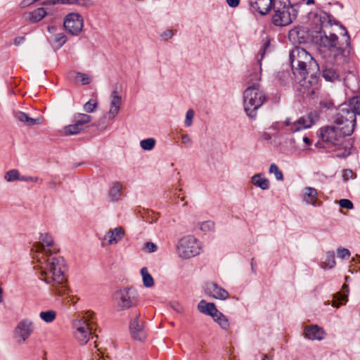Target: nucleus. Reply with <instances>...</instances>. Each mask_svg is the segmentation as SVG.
Here are the masks:
<instances>
[{
    "label": "nucleus",
    "mask_w": 360,
    "mask_h": 360,
    "mask_svg": "<svg viewBox=\"0 0 360 360\" xmlns=\"http://www.w3.org/2000/svg\"><path fill=\"white\" fill-rule=\"evenodd\" d=\"M32 251L37 253L34 257L38 265L34 268L41 270V279L54 286L55 292L61 295L66 291L65 264L63 257L56 255L58 249L51 235L41 233L39 241L32 247Z\"/></svg>",
    "instance_id": "nucleus-1"
},
{
    "label": "nucleus",
    "mask_w": 360,
    "mask_h": 360,
    "mask_svg": "<svg viewBox=\"0 0 360 360\" xmlns=\"http://www.w3.org/2000/svg\"><path fill=\"white\" fill-rule=\"evenodd\" d=\"M320 137L323 142L328 146L335 147L337 150L342 151L338 156L347 157L350 154L352 148V142L350 139H347L348 135L342 134L339 127L334 123V125H328L320 129Z\"/></svg>",
    "instance_id": "nucleus-2"
},
{
    "label": "nucleus",
    "mask_w": 360,
    "mask_h": 360,
    "mask_svg": "<svg viewBox=\"0 0 360 360\" xmlns=\"http://www.w3.org/2000/svg\"><path fill=\"white\" fill-rule=\"evenodd\" d=\"M340 28V39L333 33H324L320 37V46L326 48L335 59L343 58L345 53H349L351 44L348 32L342 25Z\"/></svg>",
    "instance_id": "nucleus-3"
},
{
    "label": "nucleus",
    "mask_w": 360,
    "mask_h": 360,
    "mask_svg": "<svg viewBox=\"0 0 360 360\" xmlns=\"http://www.w3.org/2000/svg\"><path fill=\"white\" fill-rule=\"evenodd\" d=\"M292 70L294 75L298 79H305L308 70L317 64L311 56L301 47L294 48L290 54Z\"/></svg>",
    "instance_id": "nucleus-4"
},
{
    "label": "nucleus",
    "mask_w": 360,
    "mask_h": 360,
    "mask_svg": "<svg viewBox=\"0 0 360 360\" xmlns=\"http://www.w3.org/2000/svg\"><path fill=\"white\" fill-rule=\"evenodd\" d=\"M266 100V95L259 85L254 84L248 87L243 94L244 109L247 115L250 117H255L257 110Z\"/></svg>",
    "instance_id": "nucleus-5"
},
{
    "label": "nucleus",
    "mask_w": 360,
    "mask_h": 360,
    "mask_svg": "<svg viewBox=\"0 0 360 360\" xmlns=\"http://www.w3.org/2000/svg\"><path fill=\"white\" fill-rule=\"evenodd\" d=\"M92 316V312L86 311L84 314L75 315L72 321L73 337L80 345H86L91 336L88 321Z\"/></svg>",
    "instance_id": "nucleus-6"
},
{
    "label": "nucleus",
    "mask_w": 360,
    "mask_h": 360,
    "mask_svg": "<svg viewBox=\"0 0 360 360\" xmlns=\"http://www.w3.org/2000/svg\"><path fill=\"white\" fill-rule=\"evenodd\" d=\"M113 303L118 311L129 310L138 305L139 294L132 287H125L115 292Z\"/></svg>",
    "instance_id": "nucleus-7"
},
{
    "label": "nucleus",
    "mask_w": 360,
    "mask_h": 360,
    "mask_svg": "<svg viewBox=\"0 0 360 360\" xmlns=\"http://www.w3.org/2000/svg\"><path fill=\"white\" fill-rule=\"evenodd\" d=\"M297 16V12L289 0H277L274 6L272 22L276 26L290 25Z\"/></svg>",
    "instance_id": "nucleus-8"
},
{
    "label": "nucleus",
    "mask_w": 360,
    "mask_h": 360,
    "mask_svg": "<svg viewBox=\"0 0 360 360\" xmlns=\"http://www.w3.org/2000/svg\"><path fill=\"white\" fill-rule=\"evenodd\" d=\"M176 253L182 259H189L202 252L200 242L193 236L187 235L181 238L176 245Z\"/></svg>",
    "instance_id": "nucleus-9"
},
{
    "label": "nucleus",
    "mask_w": 360,
    "mask_h": 360,
    "mask_svg": "<svg viewBox=\"0 0 360 360\" xmlns=\"http://www.w3.org/2000/svg\"><path fill=\"white\" fill-rule=\"evenodd\" d=\"M356 115L351 109L343 107L340 110L334 122L343 134L350 136L354 130Z\"/></svg>",
    "instance_id": "nucleus-10"
},
{
    "label": "nucleus",
    "mask_w": 360,
    "mask_h": 360,
    "mask_svg": "<svg viewBox=\"0 0 360 360\" xmlns=\"http://www.w3.org/2000/svg\"><path fill=\"white\" fill-rule=\"evenodd\" d=\"M84 22V18L79 13L72 12L64 17L63 27L70 35L79 36L82 32Z\"/></svg>",
    "instance_id": "nucleus-11"
},
{
    "label": "nucleus",
    "mask_w": 360,
    "mask_h": 360,
    "mask_svg": "<svg viewBox=\"0 0 360 360\" xmlns=\"http://www.w3.org/2000/svg\"><path fill=\"white\" fill-rule=\"evenodd\" d=\"M34 330V323L30 319L20 321L14 329V335L17 342L24 343Z\"/></svg>",
    "instance_id": "nucleus-12"
},
{
    "label": "nucleus",
    "mask_w": 360,
    "mask_h": 360,
    "mask_svg": "<svg viewBox=\"0 0 360 360\" xmlns=\"http://www.w3.org/2000/svg\"><path fill=\"white\" fill-rule=\"evenodd\" d=\"M122 105V96L117 91H113L110 96V103L107 117L109 120L114 119L119 113Z\"/></svg>",
    "instance_id": "nucleus-13"
},
{
    "label": "nucleus",
    "mask_w": 360,
    "mask_h": 360,
    "mask_svg": "<svg viewBox=\"0 0 360 360\" xmlns=\"http://www.w3.org/2000/svg\"><path fill=\"white\" fill-rule=\"evenodd\" d=\"M140 314H137L135 317L131 319L129 324L130 333L134 340L138 341H143L146 338V334L143 330V323L139 321Z\"/></svg>",
    "instance_id": "nucleus-14"
},
{
    "label": "nucleus",
    "mask_w": 360,
    "mask_h": 360,
    "mask_svg": "<svg viewBox=\"0 0 360 360\" xmlns=\"http://www.w3.org/2000/svg\"><path fill=\"white\" fill-rule=\"evenodd\" d=\"M316 119L317 115L315 112H311L307 115L302 116L294 122L291 130L292 131H297L309 128L314 124Z\"/></svg>",
    "instance_id": "nucleus-15"
},
{
    "label": "nucleus",
    "mask_w": 360,
    "mask_h": 360,
    "mask_svg": "<svg viewBox=\"0 0 360 360\" xmlns=\"http://www.w3.org/2000/svg\"><path fill=\"white\" fill-rule=\"evenodd\" d=\"M205 290L208 295L215 299L225 300L229 296V293L226 290L212 283H207Z\"/></svg>",
    "instance_id": "nucleus-16"
},
{
    "label": "nucleus",
    "mask_w": 360,
    "mask_h": 360,
    "mask_svg": "<svg viewBox=\"0 0 360 360\" xmlns=\"http://www.w3.org/2000/svg\"><path fill=\"white\" fill-rule=\"evenodd\" d=\"M14 117L16 121L23 124L27 127H32L34 125L39 124L42 122L41 117L32 118L30 115L22 111H15L13 112Z\"/></svg>",
    "instance_id": "nucleus-17"
},
{
    "label": "nucleus",
    "mask_w": 360,
    "mask_h": 360,
    "mask_svg": "<svg viewBox=\"0 0 360 360\" xmlns=\"http://www.w3.org/2000/svg\"><path fill=\"white\" fill-rule=\"evenodd\" d=\"M124 234V229L122 227L118 226L112 230L109 231L105 234L104 239L108 241V245H115L122 240Z\"/></svg>",
    "instance_id": "nucleus-18"
},
{
    "label": "nucleus",
    "mask_w": 360,
    "mask_h": 360,
    "mask_svg": "<svg viewBox=\"0 0 360 360\" xmlns=\"http://www.w3.org/2000/svg\"><path fill=\"white\" fill-rule=\"evenodd\" d=\"M273 0H250L251 6L259 13H267L272 7Z\"/></svg>",
    "instance_id": "nucleus-19"
},
{
    "label": "nucleus",
    "mask_w": 360,
    "mask_h": 360,
    "mask_svg": "<svg viewBox=\"0 0 360 360\" xmlns=\"http://www.w3.org/2000/svg\"><path fill=\"white\" fill-rule=\"evenodd\" d=\"M305 337L311 340H321L324 338V331L318 326H312L304 330Z\"/></svg>",
    "instance_id": "nucleus-20"
},
{
    "label": "nucleus",
    "mask_w": 360,
    "mask_h": 360,
    "mask_svg": "<svg viewBox=\"0 0 360 360\" xmlns=\"http://www.w3.org/2000/svg\"><path fill=\"white\" fill-rule=\"evenodd\" d=\"M198 309L202 314L210 316L212 317L217 313L218 309L215 304L212 302H207L205 300H201L198 304Z\"/></svg>",
    "instance_id": "nucleus-21"
},
{
    "label": "nucleus",
    "mask_w": 360,
    "mask_h": 360,
    "mask_svg": "<svg viewBox=\"0 0 360 360\" xmlns=\"http://www.w3.org/2000/svg\"><path fill=\"white\" fill-rule=\"evenodd\" d=\"M46 15V10L44 8H39L32 12L29 13L27 15L26 18L29 22L35 23L41 20Z\"/></svg>",
    "instance_id": "nucleus-22"
},
{
    "label": "nucleus",
    "mask_w": 360,
    "mask_h": 360,
    "mask_svg": "<svg viewBox=\"0 0 360 360\" xmlns=\"http://www.w3.org/2000/svg\"><path fill=\"white\" fill-rule=\"evenodd\" d=\"M67 41V37L63 32L56 33L49 39L50 43L56 49L61 48Z\"/></svg>",
    "instance_id": "nucleus-23"
},
{
    "label": "nucleus",
    "mask_w": 360,
    "mask_h": 360,
    "mask_svg": "<svg viewBox=\"0 0 360 360\" xmlns=\"http://www.w3.org/2000/svg\"><path fill=\"white\" fill-rule=\"evenodd\" d=\"M84 129V127L76 121L75 123L72 124L68 125L63 129V133L65 135H74L79 134Z\"/></svg>",
    "instance_id": "nucleus-24"
},
{
    "label": "nucleus",
    "mask_w": 360,
    "mask_h": 360,
    "mask_svg": "<svg viewBox=\"0 0 360 360\" xmlns=\"http://www.w3.org/2000/svg\"><path fill=\"white\" fill-rule=\"evenodd\" d=\"M212 318L220 326L222 329L226 330L229 328V322L228 319L219 310L216 314H214Z\"/></svg>",
    "instance_id": "nucleus-25"
},
{
    "label": "nucleus",
    "mask_w": 360,
    "mask_h": 360,
    "mask_svg": "<svg viewBox=\"0 0 360 360\" xmlns=\"http://www.w3.org/2000/svg\"><path fill=\"white\" fill-rule=\"evenodd\" d=\"M141 274L142 276L143 283L146 288H150L154 285V279L148 272L146 267H143L141 269Z\"/></svg>",
    "instance_id": "nucleus-26"
},
{
    "label": "nucleus",
    "mask_w": 360,
    "mask_h": 360,
    "mask_svg": "<svg viewBox=\"0 0 360 360\" xmlns=\"http://www.w3.org/2000/svg\"><path fill=\"white\" fill-rule=\"evenodd\" d=\"M323 77L328 82H334L339 79V75L333 68H326L322 72Z\"/></svg>",
    "instance_id": "nucleus-27"
},
{
    "label": "nucleus",
    "mask_w": 360,
    "mask_h": 360,
    "mask_svg": "<svg viewBox=\"0 0 360 360\" xmlns=\"http://www.w3.org/2000/svg\"><path fill=\"white\" fill-rule=\"evenodd\" d=\"M92 77L89 74L83 72H75V82L82 85L89 84L92 82Z\"/></svg>",
    "instance_id": "nucleus-28"
},
{
    "label": "nucleus",
    "mask_w": 360,
    "mask_h": 360,
    "mask_svg": "<svg viewBox=\"0 0 360 360\" xmlns=\"http://www.w3.org/2000/svg\"><path fill=\"white\" fill-rule=\"evenodd\" d=\"M5 180H28L25 176H21L20 172L13 169L7 172L4 175Z\"/></svg>",
    "instance_id": "nucleus-29"
},
{
    "label": "nucleus",
    "mask_w": 360,
    "mask_h": 360,
    "mask_svg": "<svg viewBox=\"0 0 360 360\" xmlns=\"http://www.w3.org/2000/svg\"><path fill=\"white\" fill-rule=\"evenodd\" d=\"M39 317L46 323L53 321L56 317V312L54 310H48L39 313Z\"/></svg>",
    "instance_id": "nucleus-30"
},
{
    "label": "nucleus",
    "mask_w": 360,
    "mask_h": 360,
    "mask_svg": "<svg viewBox=\"0 0 360 360\" xmlns=\"http://www.w3.org/2000/svg\"><path fill=\"white\" fill-rule=\"evenodd\" d=\"M349 109H351V110L354 112H355L356 115L360 114V96L354 97L352 98L349 103V105L347 106Z\"/></svg>",
    "instance_id": "nucleus-31"
},
{
    "label": "nucleus",
    "mask_w": 360,
    "mask_h": 360,
    "mask_svg": "<svg viewBox=\"0 0 360 360\" xmlns=\"http://www.w3.org/2000/svg\"><path fill=\"white\" fill-rule=\"evenodd\" d=\"M155 143L156 141L155 139L148 138L141 141L140 146L144 150H150L154 148Z\"/></svg>",
    "instance_id": "nucleus-32"
},
{
    "label": "nucleus",
    "mask_w": 360,
    "mask_h": 360,
    "mask_svg": "<svg viewBox=\"0 0 360 360\" xmlns=\"http://www.w3.org/2000/svg\"><path fill=\"white\" fill-rule=\"evenodd\" d=\"M335 299L333 300L332 305L335 307H339L340 305L342 304L343 302H345L347 299V294L338 292L335 295Z\"/></svg>",
    "instance_id": "nucleus-33"
},
{
    "label": "nucleus",
    "mask_w": 360,
    "mask_h": 360,
    "mask_svg": "<svg viewBox=\"0 0 360 360\" xmlns=\"http://www.w3.org/2000/svg\"><path fill=\"white\" fill-rule=\"evenodd\" d=\"M122 190V186L119 182H116L114 184V186L111 188L110 191V196L112 200H116L120 193Z\"/></svg>",
    "instance_id": "nucleus-34"
},
{
    "label": "nucleus",
    "mask_w": 360,
    "mask_h": 360,
    "mask_svg": "<svg viewBox=\"0 0 360 360\" xmlns=\"http://www.w3.org/2000/svg\"><path fill=\"white\" fill-rule=\"evenodd\" d=\"M305 194L309 198L307 202L311 204H314L316 200L317 192L316 189L309 187L305 188Z\"/></svg>",
    "instance_id": "nucleus-35"
},
{
    "label": "nucleus",
    "mask_w": 360,
    "mask_h": 360,
    "mask_svg": "<svg viewBox=\"0 0 360 360\" xmlns=\"http://www.w3.org/2000/svg\"><path fill=\"white\" fill-rule=\"evenodd\" d=\"M98 107V102L96 101L89 100L84 105V110L85 112L91 113Z\"/></svg>",
    "instance_id": "nucleus-36"
},
{
    "label": "nucleus",
    "mask_w": 360,
    "mask_h": 360,
    "mask_svg": "<svg viewBox=\"0 0 360 360\" xmlns=\"http://www.w3.org/2000/svg\"><path fill=\"white\" fill-rule=\"evenodd\" d=\"M76 118H77L76 121L78 122V123H79L83 127H84V124H88L91 120V116L86 115V114H82V113L78 114L76 116Z\"/></svg>",
    "instance_id": "nucleus-37"
},
{
    "label": "nucleus",
    "mask_w": 360,
    "mask_h": 360,
    "mask_svg": "<svg viewBox=\"0 0 360 360\" xmlns=\"http://www.w3.org/2000/svg\"><path fill=\"white\" fill-rule=\"evenodd\" d=\"M269 172L274 174L276 180H282L283 176L281 171L279 169L278 166L275 164H271L269 167Z\"/></svg>",
    "instance_id": "nucleus-38"
},
{
    "label": "nucleus",
    "mask_w": 360,
    "mask_h": 360,
    "mask_svg": "<svg viewBox=\"0 0 360 360\" xmlns=\"http://www.w3.org/2000/svg\"><path fill=\"white\" fill-rule=\"evenodd\" d=\"M325 266L329 269L334 267L335 265V255L334 252H329L327 255V257L324 262Z\"/></svg>",
    "instance_id": "nucleus-39"
},
{
    "label": "nucleus",
    "mask_w": 360,
    "mask_h": 360,
    "mask_svg": "<svg viewBox=\"0 0 360 360\" xmlns=\"http://www.w3.org/2000/svg\"><path fill=\"white\" fill-rule=\"evenodd\" d=\"M72 4H75L84 8H89L94 5V2L91 0H72Z\"/></svg>",
    "instance_id": "nucleus-40"
},
{
    "label": "nucleus",
    "mask_w": 360,
    "mask_h": 360,
    "mask_svg": "<svg viewBox=\"0 0 360 360\" xmlns=\"http://www.w3.org/2000/svg\"><path fill=\"white\" fill-rule=\"evenodd\" d=\"M342 177L343 180H349L350 179H354L356 177V174L349 169H343L342 172Z\"/></svg>",
    "instance_id": "nucleus-41"
},
{
    "label": "nucleus",
    "mask_w": 360,
    "mask_h": 360,
    "mask_svg": "<svg viewBox=\"0 0 360 360\" xmlns=\"http://www.w3.org/2000/svg\"><path fill=\"white\" fill-rule=\"evenodd\" d=\"M194 117V111L192 109H189L186 114L185 124L187 127H190L192 124L193 119Z\"/></svg>",
    "instance_id": "nucleus-42"
},
{
    "label": "nucleus",
    "mask_w": 360,
    "mask_h": 360,
    "mask_svg": "<svg viewBox=\"0 0 360 360\" xmlns=\"http://www.w3.org/2000/svg\"><path fill=\"white\" fill-rule=\"evenodd\" d=\"M214 224L212 221H207L202 222L200 224V229L202 231L206 232V231H212L214 229Z\"/></svg>",
    "instance_id": "nucleus-43"
},
{
    "label": "nucleus",
    "mask_w": 360,
    "mask_h": 360,
    "mask_svg": "<svg viewBox=\"0 0 360 360\" xmlns=\"http://www.w3.org/2000/svg\"><path fill=\"white\" fill-rule=\"evenodd\" d=\"M337 252L338 257L341 259L349 258L350 256V252L346 248H338Z\"/></svg>",
    "instance_id": "nucleus-44"
},
{
    "label": "nucleus",
    "mask_w": 360,
    "mask_h": 360,
    "mask_svg": "<svg viewBox=\"0 0 360 360\" xmlns=\"http://www.w3.org/2000/svg\"><path fill=\"white\" fill-rule=\"evenodd\" d=\"M339 205L341 207L352 210L353 208V203L347 199H342L339 201Z\"/></svg>",
    "instance_id": "nucleus-45"
},
{
    "label": "nucleus",
    "mask_w": 360,
    "mask_h": 360,
    "mask_svg": "<svg viewBox=\"0 0 360 360\" xmlns=\"http://www.w3.org/2000/svg\"><path fill=\"white\" fill-rule=\"evenodd\" d=\"M145 248L148 252H154L157 250V245L152 242H147L145 243Z\"/></svg>",
    "instance_id": "nucleus-46"
},
{
    "label": "nucleus",
    "mask_w": 360,
    "mask_h": 360,
    "mask_svg": "<svg viewBox=\"0 0 360 360\" xmlns=\"http://www.w3.org/2000/svg\"><path fill=\"white\" fill-rule=\"evenodd\" d=\"M254 185L262 190L267 189L269 186V181H253Z\"/></svg>",
    "instance_id": "nucleus-47"
},
{
    "label": "nucleus",
    "mask_w": 360,
    "mask_h": 360,
    "mask_svg": "<svg viewBox=\"0 0 360 360\" xmlns=\"http://www.w3.org/2000/svg\"><path fill=\"white\" fill-rule=\"evenodd\" d=\"M25 41V38L23 37H17L14 39V44L16 46L22 45Z\"/></svg>",
    "instance_id": "nucleus-48"
},
{
    "label": "nucleus",
    "mask_w": 360,
    "mask_h": 360,
    "mask_svg": "<svg viewBox=\"0 0 360 360\" xmlns=\"http://www.w3.org/2000/svg\"><path fill=\"white\" fill-rule=\"evenodd\" d=\"M181 141L184 144L188 145L191 142V139L188 134H184L181 136Z\"/></svg>",
    "instance_id": "nucleus-49"
},
{
    "label": "nucleus",
    "mask_w": 360,
    "mask_h": 360,
    "mask_svg": "<svg viewBox=\"0 0 360 360\" xmlns=\"http://www.w3.org/2000/svg\"><path fill=\"white\" fill-rule=\"evenodd\" d=\"M227 4L232 8H235L238 6L240 0H226Z\"/></svg>",
    "instance_id": "nucleus-50"
},
{
    "label": "nucleus",
    "mask_w": 360,
    "mask_h": 360,
    "mask_svg": "<svg viewBox=\"0 0 360 360\" xmlns=\"http://www.w3.org/2000/svg\"><path fill=\"white\" fill-rule=\"evenodd\" d=\"M37 0H23L20 5H21V7H27V6H29L30 5L32 4L34 1H36Z\"/></svg>",
    "instance_id": "nucleus-51"
},
{
    "label": "nucleus",
    "mask_w": 360,
    "mask_h": 360,
    "mask_svg": "<svg viewBox=\"0 0 360 360\" xmlns=\"http://www.w3.org/2000/svg\"><path fill=\"white\" fill-rule=\"evenodd\" d=\"M252 180L255 181V180H266V179H264V176L262 173H259V174H255L252 176Z\"/></svg>",
    "instance_id": "nucleus-52"
},
{
    "label": "nucleus",
    "mask_w": 360,
    "mask_h": 360,
    "mask_svg": "<svg viewBox=\"0 0 360 360\" xmlns=\"http://www.w3.org/2000/svg\"><path fill=\"white\" fill-rule=\"evenodd\" d=\"M49 33L55 34L57 31V27L55 25H49L47 28Z\"/></svg>",
    "instance_id": "nucleus-53"
},
{
    "label": "nucleus",
    "mask_w": 360,
    "mask_h": 360,
    "mask_svg": "<svg viewBox=\"0 0 360 360\" xmlns=\"http://www.w3.org/2000/svg\"><path fill=\"white\" fill-rule=\"evenodd\" d=\"M72 4V0H57L53 4Z\"/></svg>",
    "instance_id": "nucleus-54"
},
{
    "label": "nucleus",
    "mask_w": 360,
    "mask_h": 360,
    "mask_svg": "<svg viewBox=\"0 0 360 360\" xmlns=\"http://www.w3.org/2000/svg\"><path fill=\"white\" fill-rule=\"evenodd\" d=\"M303 141L307 144V145H310L311 143V141H310V139L307 137V136H304L303 138Z\"/></svg>",
    "instance_id": "nucleus-55"
},
{
    "label": "nucleus",
    "mask_w": 360,
    "mask_h": 360,
    "mask_svg": "<svg viewBox=\"0 0 360 360\" xmlns=\"http://www.w3.org/2000/svg\"><path fill=\"white\" fill-rule=\"evenodd\" d=\"M314 20H316V23L320 22L321 24V18L318 15H314Z\"/></svg>",
    "instance_id": "nucleus-56"
},
{
    "label": "nucleus",
    "mask_w": 360,
    "mask_h": 360,
    "mask_svg": "<svg viewBox=\"0 0 360 360\" xmlns=\"http://www.w3.org/2000/svg\"><path fill=\"white\" fill-rule=\"evenodd\" d=\"M314 0H307V2H306V4L307 5L311 4H314Z\"/></svg>",
    "instance_id": "nucleus-57"
},
{
    "label": "nucleus",
    "mask_w": 360,
    "mask_h": 360,
    "mask_svg": "<svg viewBox=\"0 0 360 360\" xmlns=\"http://www.w3.org/2000/svg\"><path fill=\"white\" fill-rule=\"evenodd\" d=\"M342 289H343L344 290H346V291L347 292V291H348V286H347L346 284H344V285H342Z\"/></svg>",
    "instance_id": "nucleus-58"
},
{
    "label": "nucleus",
    "mask_w": 360,
    "mask_h": 360,
    "mask_svg": "<svg viewBox=\"0 0 360 360\" xmlns=\"http://www.w3.org/2000/svg\"><path fill=\"white\" fill-rule=\"evenodd\" d=\"M262 360H271L267 355L263 356Z\"/></svg>",
    "instance_id": "nucleus-59"
},
{
    "label": "nucleus",
    "mask_w": 360,
    "mask_h": 360,
    "mask_svg": "<svg viewBox=\"0 0 360 360\" xmlns=\"http://www.w3.org/2000/svg\"><path fill=\"white\" fill-rule=\"evenodd\" d=\"M295 33V31L292 30L290 32V35L292 36V34H294Z\"/></svg>",
    "instance_id": "nucleus-60"
},
{
    "label": "nucleus",
    "mask_w": 360,
    "mask_h": 360,
    "mask_svg": "<svg viewBox=\"0 0 360 360\" xmlns=\"http://www.w3.org/2000/svg\"><path fill=\"white\" fill-rule=\"evenodd\" d=\"M286 124H287V125H289V124H290L289 120H286Z\"/></svg>",
    "instance_id": "nucleus-61"
}]
</instances>
